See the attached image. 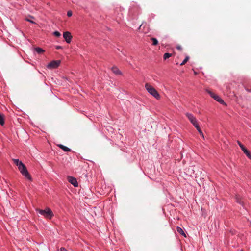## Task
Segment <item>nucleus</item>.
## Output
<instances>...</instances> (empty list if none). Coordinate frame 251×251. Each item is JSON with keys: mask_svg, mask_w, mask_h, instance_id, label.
I'll return each instance as SVG.
<instances>
[{"mask_svg": "<svg viewBox=\"0 0 251 251\" xmlns=\"http://www.w3.org/2000/svg\"><path fill=\"white\" fill-rule=\"evenodd\" d=\"M36 210L47 219H51L54 215L51 209L49 207L46 208L44 210L36 209Z\"/></svg>", "mask_w": 251, "mask_h": 251, "instance_id": "1", "label": "nucleus"}, {"mask_svg": "<svg viewBox=\"0 0 251 251\" xmlns=\"http://www.w3.org/2000/svg\"><path fill=\"white\" fill-rule=\"evenodd\" d=\"M145 88L148 93L154 97L155 99L159 100L160 98V95L158 92L149 83H146L145 84Z\"/></svg>", "mask_w": 251, "mask_h": 251, "instance_id": "2", "label": "nucleus"}, {"mask_svg": "<svg viewBox=\"0 0 251 251\" xmlns=\"http://www.w3.org/2000/svg\"><path fill=\"white\" fill-rule=\"evenodd\" d=\"M18 169L21 174L24 176L27 179L31 181L32 177L29 173L26 166L24 164L18 168Z\"/></svg>", "mask_w": 251, "mask_h": 251, "instance_id": "3", "label": "nucleus"}, {"mask_svg": "<svg viewBox=\"0 0 251 251\" xmlns=\"http://www.w3.org/2000/svg\"><path fill=\"white\" fill-rule=\"evenodd\" d=\"M140 12V7L135 2H133L130 6L129 13L133 16H136Z\"/></svg>", "mask_w": 251, "mask_h": 251, "instance_id": "4", "label": "nucleus"}, {"mask_svg": "<svg viewBox=\"0 0 251 251\" xmlns=\"http://www.w3.org/2000/svg\"><path fill=\"white\" fill-rule=\"evenodd\" d=\"M206 91L210 95L212 98H213L217 101L219 102L220 104L226 105V103L218 95L214 94L212 91L208 89H206Z\"/></svg>", "mask_w": 251, "mask_h": 251, "instance_id": "5", "label": "nucleus"}, {"mask_svg": "<svg viewBox=\"0 0 251 251\" xmlns=\"http://www.w3.org/2000/svg\"><path fill=\"white\" fill-rule=\"evenodd\" d=\"M185 115L189 119V120L190 121V122L195 127V128L199 126V123L196 118L195 116H194L193 114L189 113H186Z\"/></svg>", "mask_w": 251, "mask_h": 251, "instance_id": "6", "label": "nucleus"}, {"mask_svg": "<svg viewBox=\"0 0 251 251\" xmlns=\"http://www.w3.org/2000/svg\"><path fill=\"white\" fill-rule=\"evenodd\" d=\"M60 63V60H53L48 64L47 67L49 69H55L59 66Z\"/></svg>", "mask_w": 251, "mask_h": 251, "instance_id": "7", "label": "nucleus"}, {"mask_svg": "<svg viewBox=\"0 0 251 251\" xmlns=\"http://www.w3.org/2000/svg\"><path fill=\"white\" fill-rule=\"evenodd\" d=\"M67 180L69 183L72 184L75 187H77L78 186V184L77 181V179L71 176H67Z\"/></svg>", "mask_w": 251, "mask_h": 251, "instance_id": "8", "label": "nucleus"}, {"mask_svg": "<svg viewBox=\"0 0 251 251\" xmlns=\"http://www.w3.org/2000/svg\"><path fill=\"white\" fill-rule=\"evenodd\" d=\"M63 38H64L65 41L67 43H70L71 41L72 36L71 34V33L68 31L64 32L63 34Z\"/></svg>", "mask_w": 251, "mask_h": 251, "instance_id": "9", "label": "nucleus"}, {"mask_svg": "<svg viewBox=\"0 0 251 251\" xmlns=\"http://www.w3.org/2000/svg\"><path fill=\"white\" fill-rule=\"evenodd\" d=\"M111 70L112 72L116 75H122V72L116 66L112 67L111 68Z\"/></svg>", "mask_w": 251, "mask_h": 251, "instance_id": "10", "label": "nucleus"}, {"mask_svg": "<svg viewBox=\"0 0 251 251\" xmlns=\"http://www.w3.org/2000/svg\"><path fill=\"white\" fill-rule=\"evenodd\" d=\"M58 147L63 150L65 152H68L71 151V149L66 146H64L62 144H58Z\"/></svg>", "mask_w": 251, "mask_h": 251, "instance_id": "11", "label": "nucleus"}, {"mask_svg": "<svg viewBox=\"0 0 251 251\" xmlns=\"http://www.w3.org/2000/svg\"><path fill=\"white\" fill-rule=\"evenodd\" d=\"M235 199L236 201L239 203L240 204L242 205V206L244 205V202L242 200L241 197L239 195H236L235 196Z\"/></svg>", "mask_w": 251, "mask_h": 251, "instance_id": "12", "label": "nucleus"}, {"mask_svg": "<svg viewBox=\"0 0 251 251\" xmlns=\"http://www.w3.org/2000/svg\"><path fill=\"white\" fill-rule=\"evenodd\" d=\"M12 160L14 163L18 167V168L20 167L21 165L23 164V163L18 159H13Z\"/></svg>", "mask_w": 251, "mask_h": 251, "instance_id": "13", "label": "nucleus"}, {"mask_svg": "<svg viewBox=\"0 0 251 251\" xmlns=\"http://www.w3.org/2000/svg\"><path fill=\"white\" fill-rule=\"evenodd\" d=\"M176 229H177V231L179 233H180L181 235L184 236V237L186 236L185 232H184V231L181 227L177 226Z\"/></svg>", "mask_w": 251, "mask_h": 251, "instance_id": "14", "label": "nucleus"}, {"mask_svg": "<svg viewBox=\"0 0 251 251\" xmlns=\"http://www.w3.org/2000/svg\"><path fill=\"white\" fill-rule=\"evenodd\" d=\"M34 50L36 51V52L38 54H41L45 52V50L40 47H36L34 49Z\"/></svg>", "mask_w": 251, "mask_h": 251, "instance_id": "15", "label": "nucleus"}, {"mask_svg": "<svg viewBox=\"0 0 251 251\" xmlns=\"http://www.w3.org/2000/svg\"><path fill=\"white\" fill-rule=\"evenodd\" d=\"M244 153L246 155V156L251 160V153L250 151L248 150L247 149L244 150V151H243Z\"/></svg>", "mask_w": 251, "mask_h": 251, "instance_id": "16", "label": "nucleus"}, {"mask_svg": "<svg viewBox=\"0 0 251 251\" xmlns=\"http://www.w3.org/2000/svg\"><path fill=\"white\" fill-rule=\"evenodd\" d=\"M4 124V115L0 113V125L3 126Z\"/></svg>", "mask_w": 251, "mask_h": 251, "instance_id": "17", "label": "nucleus"}, {"mask_svg": "<svg viewBox=\"0 0 251 251\" xmlns=\"http://www.w3.org/2000/svg\"><path fill=\"white\" fill-rule=\"evenodd\" d=\"M196 128L197 129V130H198V131L199 132V133H200V134L201 135V136L203 138H204V135L200 127V126H197V127H196Z\"/></svg>", "mask_w": 251, "mask_h": 251, "instance_id": "18", "label": "nucleus"}, {"mask_svg": "<svg viewBox=\"0 0 251 251\" xmlns=\"http://www.w3.org/2000/svg\"><path fill=\"white\" fill-rule=\"evenodd\" d=\"M172 56V54L169 53H165L163 55V58L164 60H166L169 57Z\"/></svg>", "mask_w": 251, "mask_h": 251, "instance_id": "19", "label": "nucleus"}, {"mask_svg": "<svg viewBox=\"0 0 251 251\" xmlns=\"http://www.w3.org/2000/svg\"><path fill=\"white\" fill-rule=\"evenodd\" d=\"M151 40L152 41V45L153 46L157 45L158 44V41L155 38H151Z\"/></svg>", "mask_w": 251, "mask_h": 251, "instance_id": "20", "label": "nucleus"}, {"mask_svg": "<svg viewBox=\"0 0 251 251\" xmlns=\"http://www.w3.org/2000/svg\"><path fill=\"white\" fill-rule=\"evenodd\" d=\"M189 57L188 56H187L184 59V60L180 63V65L181 66H182L183 65H184L185 63H187V62L189 60Z\"/></svg>", "mask_w": 251, "mask_h": 251, "instance_id": "21", "label": "nucleus"}, {"mask_svg": "<svg viewBox=\"0 0 251 251\" xmlns=\"http://www.w3.org/2000/svg\"><path fill=\"white\" fill-rule=\"evenodd\" d=\"M237 143L243 151L246 149L245 147L239 141H237Z\"/></svg>", "mask_w": 251, "mask_h": 251, "instance_id": "22", "label": "nucleus"}, {"mask_svg": "<svg viewBox=\"0 0 251 251\" xmlns=\"http://www.w3.org/2000/svg\"><path fill=\"white\" fill-rule=\"evenodd\" d=\"M53 34L54 36H55L56 37H59L61 35V34L60 33V32L58 31H57L54 32Z\"/></svg>", "mask_w": 251, "mask_h": 251, "instance_id": "23", "label": "nucleus"}, {"mask_svg": "<svg viewBox=\"0 0 251 251\" xmlns=\"http://www.w3.org/2000/svg\"><path fill=\"white\" fill-rule=\"evenodd\" d=\"M67 15L68 16V17H71L72 15V12L71 11L69 10L68 11H67Z\"/></svg>", "mask_w": 251, "mask_h": 251, "instance_id": "24", "label": "nucleus"}, {"mask_svg": "<svg viewBox=\"0 0 251 251\" xmlns=\"http://www.w3.org/2000/svg\"><path fill=\"white\" fill-rule=\"evenodd\" d=\"M25 20L28 21V22H30L31 23H32V24H36L35 22H34V21H32V20H30V19H29L28 18H26Z\"/></svg>", "mask_w": 251, "mask_h": 251, "instance_id": "25", "label": "nucleus"}, {"mask_svg": "<svg viewBox=\"0 0 251 251\" xmlns=\"http://www.w3.org/2000/svg\"><path fill=\"white\" fill-rule=\"evenodd\" d=\"M176 49L180 51L182 50V48L179 45L176 46Z\"/></svg>", "mask_w": 251, "mask_h": 251, "instance_id": "26", "label": "nucleus"}, {"mask_svg": "<svg viewBox=\"0 0 251 251\" xmlns=\"http://www.w3.org/2000/svg\"><path fill=\"white\" fill-rule=\"evenodd\" d=\"M60 251H67V250L64 247H62L60 249Z\"/></svg>", "mask_w": 251, "mask_h": 251, "instance_id": "27", "label": "nucleus"}, {"mask_svg": "<svg viewBox=\"0 0 251 251\" xmlns=\"http://www.w3.org/2000/svg\"><path fill=\"white\" fill-rule=\"evenodd\" d=\"M245 89L247 92L251 93V88H246Z\"/></svg>", "mask_w": 251, "mask_h": 251, "instance_id": "28", "label": "nucleus"}, {"mask_svg": "<svg viewBox=\"0 0 251 251\" xmlns=\"http://www.w3.org/2000/svg\"><path fill=\"white\" fill-rule=\"evenodd\" d=\"M55 48L56 49H61L62 47L61 46H56Z\"/></svg>", "mask_w": 251, "mask_h": 251, "instance_id": "29", "label": "nucleus"}, {"mask_svg": "<svg viewBox=\"0 0 251 251\" xmlns=\"http://www.w3.org/2000/svg\"><path fill=\"white\" fill-rule=\"evenodd\" d=\"M30 17H31V18H32V19H34V18L33 16H30Z\"/></svg>", "mask_w": 251, "mask_h": 251, "instance_id": "30", "label": "nucleus"}, {"mask_svg": "<svg viewBox=\"0 0 251 251\" xmlns=\"http://www.w3.org/2000/svg\"><path fill=\"white\" fill-rule=\"evenodd\" d=\"M194 74H195V75H197V72H194Z\"/></svg>", "mask_w": 251, "mask_h": 251, "instance_id": "31", "label": "nucleus"}, {"mask_svg": "<svg viewBox=\"0 0 251 251\" xmlns=\"http://www.w3.org/2000/svg\"><path fill=\"white\" fill-rule=\"evenodd\" d=\"M241 251H243V250H241Z\"/></svg>", "mask_w": 251, "mask_h": 251, "instance_id": "32", "label": "nucleus"}]
</instances>
